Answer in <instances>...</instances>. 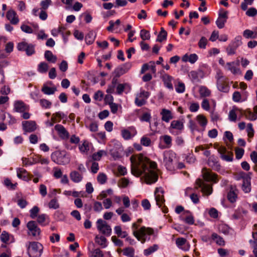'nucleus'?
Segmentation results:
<instances>
[{
	"label": "nucleus",
	"mask_w": 257,
	"mask_h": 257,
	"mask_svg": "<svg viewBox=\"0 0 257 257\" xmlns=\"http://www.w3.org/2000/svg\"><path fill=\"white\" fill-rule=\"evenodd\" d=\"M131 162V173L136 177L144 174L145 182L151 185L156 182L158 179L157 165L156 162L151 161L143 154L134 155L130 158Z\"/></svg>",
	"instance_id": "obj_1"
},
{
	"label": "nucleus",
	"mask_w": 257,
	"mask_h": 257,
	"mask_svg": "<svg viewBox=\"0 0 257 257\" xmlns=\"http://www.w3.org/2000/svg\"><path fill=\"white\" fill-rule=\"evenodd\" d=\"M138 228V225L136 223H133L132 224L133 234L142 243H145L147 239H150V237L148 238V236L154 233V230L150 227L142 226L137 230Z\"/></svg>",
	"instance_id": "obj_2"
},
{
	"label": "nucleus",
	"mask_w": 257,
	"mask_h": 257,
	"mask_svg": "<svg viewBox=\"0 0 257 257\" xmlns=\"http://www.w3.org/2000/svg\"><path fill=\"white\" fill-rule=\"evenodd\" d=\"M52 160L59 165H64L70 162V158L64 151H55L51 154Z\"/></svg>",
	"instance_id": "obj_3"
},
{
	"label": "nucleus",
	"mask_w": 257,
	"mask_h": 257,
	"mask_svg": "<svg viewBox=\"0 0 257 257\" xmlns=\"http://www.w3.org/2000/svg\"><path fill=\"white\" fill-rule=\"evenodd\" d=\"M176 155L172 150L166 151L163 153V163L167 170L172 171L174 169V162Z\"/></svg>",
	"instance_id": "obj_4"
},
{
	"label": "nucleus",
	"mask_w": 257,
	"mask_h": 257,
	"mask_svg": "<svg viewBox=\"0 0 257 257\" xmlns=\"http://www.w3.org/2000/svg\"><path fill=\"white\" fill-rule=\"evenodd\" d=\"M43 250L42 245L37 242H33L30 243L28 247V252L30 257H39Z\"/></svg>",
	"instance_id": "obj_5"
},
{
	"label": "nucleus",
	"mask_w": 257,
	"mask_h": 257,
	"mask_svg": "<svg viewBox=\"0 0 257 257\" xmlns=\"http://www.w3.org/2000/svg\"><path fill=\"white\" fill-rule=\"evenodd\" d=\"M96 227L98 230L106 236H110L111 233V227L107 223L102 219H98L96 222Z\"/></svg>",
	"instance_id": "obj_6"
},
{
	"label": "nucleus",
	"mask_w": 257,
	"mask_h": 257,
	"mask_svg": "<svg viewBox=\"0 0 257 257\" xmlns=\"http://www.w3.org/2000/svg\"><path fill=\"white\" fill-rule=\"evenodd\" d=\"M150 95L149 92L141 89L140 92L136 94L135 100L136 105L140 107L145 105Z\"/></svg>",
	"instance_id": "obj_7"
},
{
	"label": "nucleus",
	"mask_w": 257,
	"mask_h": 257,
	"mask_svg": "<svg viewBox=\"0 0 257 257\" xmlns=\"http://www.w3.org/2000/svg\"><path fill=\"white\" fill-rule=\"evenodd\" d=\"M27 227L28 229V234L33 236L38 237L41 233V229L34 221H30L27 223Z\"/></svg>",
	"instance_id": "obj_8"
},
{
	"label": "nucleus",
	"mask_w": 257,
	"mask_h": 257,
	"mask_svg": "<svg viewBox=\"0 0 257 257\" xmlns=\"http://www.w3.org/2000/svg\"><path fill=\"white\" fill-rule=\"evenodd\" d=\"M220 158L224 161L231 162L233 160V153L227 150L224 147L220 146L217 149Z\"/></svg>",
	"instance_id": "obj_9"
},
{
	"label": "nucleus",
	"mask_w": 257,
	"mask_h": 257,
	"mask_svg": "<svg viewBox=\"0 0 257 257\" xmlns=\"http://www.w3.org/2000/svg\"><path fill=\"white\" fill-rule=\"evenodd\" d=\"M240 177L243 179L242 189L244 192L249 193L251 190L250 177L244 172L240 173Z\"/></svg>",
	"instance_id": "obj_10"
},
{
	"label": "nucleus",
	"mask_w": 257,
	"mask_h": 257,
	"mask_svg": "<svg viewBox=\"0 0 257 257\" xmlns=\"http://www.w3.org/2000/svg\"><path fill=\"white\" fill-rule=\"evenodd\" d=\"M137 134V131L134 126L128 127L127 128L121 130V135L125 140H128L132 139Z\"/></svg>",
	"instance_id": "obj_11"
},
{
	"label": "nucleus",
	"mask_w": 257,
	"mask_h": 257,
	"mask_svg": "<svg viewBox=\"0 0 257 257\" xmlns=\"http://www.w3.org/2000/svg\"><path fill=\"white\" fill-rule=\"evenodd\" d=\"M239 61L237 60L236 61L227 62L225 66V68L230 71L234 75L240 74V70L239 68Z\"/></svg>",
	"instance_id": "obj_12"
},
{
	"label": "nucleus",
	"mask_w": 257,
	"mask_h": 257,
	"mask_svg": "<svg viewBox=\"0 0 257 257\" xmlns=\"http://www.w3.org/2000/svg\"><path fill=\"white\" fill-rule=\"evenodd\" d=\"M23 129L26 133H32L37 129V124L35 121L28 120L22 122Z\"/></svg>",
	"instance_id": "obj_13"
},
{
	"label": "nucleus",
	"mask_w": 257,
	"mask_h": 257,
	"mask_svg": "<svg viewBox=\"0 0 257 257\" xmlns=\"http://www.w3.org/2000/svg\"><path fill=\"white\" fill-rule=\"evenodd\" d=\"M164 190L161 187L156 188L155 191V196L156 204L159 207L162 206L165 201Z\"/></svg>",
	"instance_id": "obj_14"
},
{
	"label": "nucleus",
	"mask_w": 257,
	"mask_h": 257,
	"mask_svg": "<svg viewBox=\"0 0 257 257\" xmlns=\"http://www.w3.org/2000/svg\"><path fill=\"white\" fill-rule=\"evenodd\" d=\"M161 79L164 84V85L169 89L172 90L173 89V86L172 82L174 80V78L168 74L165 73L163 71L161 72Z\"/></svg>",
	"instance_id": "obj_15"
},
{
	"label": "nucleus",
	"mask_w": 257,
	"mask_h": 257,
	"mask_svg": "<svg viewBox=\"0 0 257 257\" xmlns=\"http://www.w3.org/2000/svg\"><path fill=\"white\" fill-rule=\"evenodd\" d=\"M176 244L179 248L185 251H188L190 249V244L184 238H177L176 239Z\"/></svg>",
	"instance_id": "obj_16"
},
{
	"label": "nucleus",
	"mask_w": 257,
	"mask_h": 257,
	"mask_svg": "<svg viewBox=\"0 0 257 257\" xmlns=\"http://www.w3.org/2000/svg\"><path fill=\"white\" fill-rule=\"evenodd\" d=\"M202 173L204 179L207 181H212L214 183L218 181L217 175L209 171L207 169H203Z\"/></svg>",
	"instance_id": "obj_17"
},
{
	"label": "nucleus",
	"mask_w": 257,
	"mask_h": 257,
	"mask_svg": "<svg viewBox=\"0 0 257 257\" xmlns=\"http://www.w3.org/2000/svg\"><path fill=\"white\" fill-rule=\"evenodd\" d=\"M196 184L199 187L202 188V192L207 195H210L212 192V186L209 184L204 183L201 179L196 181Z\"/></svg>",
	"instance_id": "obj_18"
},
{
	"label": "nucleus",
	"mask_w": 257,
	"mask_h": 257,
	"mask_svg": "<svg viewBox=\"0 0 257 257\" xmlns=\"http://www.w3.org/2000/svg\"><path fill=\"white\" fill-rule=\"evenodd\" d=\"M188 76L192 82H198L200 78L204 77V72L201 69L197 71L193 70L189 72Z\"/></svg>",
	"instance_id": "obj_19"
},
{
	"label": "nucleus",
	"mask_w": 257,
	"mask_h": 257,
	"mask_svg": "<svg viewBox=\"0 0 257 257\" xmlns=\"http://www.w3.org/2000/svg\"><path fill=\"white\" fill-rule=\"evenodd\" d=\"M6 17L13 25H17L19 22L18 16L16 12L13 10H10L7 12Z\"/></svg>",
	"instance_id": "obj_20"
},
{
	"label": "nucleus",
	"mask_w": 257,
	"mask_h": 257,
	"mask_svg": "<svg viewBox=\"0 0 257 257\" xmlns=\"http://www.w3.org/2000/svg\"><path fill=\"white\" fill-rule=\"evenodd\" d=\"M55 129L57 132L58 134L63 139H67L69 138V133L65 127L61 124H56L55 126Z\"/></svg>",
	"instance_id": "obj_21"
},
{
	"label": "nucleus",
	"mask_w": 257,
	"mask_h": 257,
	"mask_svg": "<svg viewBox=\"0 0 257 257\" xmlns=\"http://www.w3.org/2000/svg\"><path fill=\"white\" fill-rule=\"evenodd\" d=\"M247 96L246 91H243L242 95L238 91H235L232 95V99L234 102H238L246 100Z\"/></svg>",
	"instance_id": "obj_22"
},
{
	"label": "nucleus",
	"mask_w": 257,
	"mask_h": 257,
	"mask_svg": "<svg viewBox=\"0 0 257 257\" xmlns=\"http://www.w3.org/2000/svg\"><path fill=\"white\" fill-rule=\"evenodd\" d=\"M181 219L186 223L193 224L194 223V217L191 213L188 210H185L181 215Z\"/></svg>",
	"instance_id": "obj_23"
},
{
	"label": "nucleus",
	"mask_w": 257,
	"mask_h": 257,
	"mask_svg": "<svg viewBox=\"0 0 257 257\" xmlns=\"http://www.w3.org/2000/svg\"><path fill=\"white\" fill-rule=\"evenodd\" d=\"M131 68V64H125L121 66L118 67L114 70L115 76L119 77L126 73Z\"/></svg>",
	"instance_id": "obj_24"
},
{
	"label": "nucleus",
	"mask_w": 257,
	"mask_h": 257,
	"mask_svg": "<svg viewBox=\"0 0 257 257\" xmlns=\"http://www.w3.org/2000/svg\"><path fill=\"white\" fill-rule=\"evenodd\" d=\"M1 241L5 243L14 242L15 239L13 235L10 234L6 231H3L0 236Z\"/></svg>",
	"instance_id": "obj_25"
},
{
	"label": "nucleus",
	"mask_w": 257,
	"mask_h": 257,
	"mask_svg": "<svg viewBox=\"0 0 257 257\" xmlns=\"http://www.w3.org/2000/svg\"><path fill=\"white\" fill-rule=\"evenodd\" d=\"M160 114L162 116V120L166 122H168L173 118L171 111L165 108L162 109Z\"/></svg>",
	"instance_id": "obj_26"
},
{
	"label": "nucleus",
	"mask_w": 257,
	"mask_h": 257,
	"mask_svg": "<svg viewBox=\"0 0 257 257\" xmlns=\"http://www.w3.org/2000/svg\"><path fill=\"white\" fill-rule=\"evenodd\" d=\"M14 110L16 112H24L27 109V106L21 100H17L14 102Z\"/></svg>",
	"instance_id": "obj_27"
},
{
	"label": "nucleus",
	"mask_w": 257,
	"mask_h": 257,
	"mask_svg": "<svg viewBox=\"0 0 257 257\" xmlns=\"http://www.w3.org/2000/svg\"><path fill=\"white\" fill-rule=\"evenodd\" d=\"M17 173L18 177L20 179L25 181H29L30 179L29 177L28 173L23 168H18Z\"/></svg>",
	"instance_id": "obj_28"
},
{
	"label": "nucleus",
	"mask_w": 257,
	"mask_h": 257,
	"mask_svg": "<svg viewBox=\"0 0 257 257\" xmlns=\"http://www.w3.org/2000/svg\"><path fill=\"white\" fill-rule=\"evenodd\" d=\"M196 120L201 126L202 131H204L208 122L206 117L202 114H199L196 116Z\"/></svg>",
	"instance_id": "obj_29"
},
{
	"label": "nucleus",
	"mask_w": 257,
	"mask_h": 257,
	"mask_svg": "<svg viewBox=\"0 0 257 257\" xmlns=\"http://www.w3.org/2000/svg\"><path fill=\"white\" fill-rule=\"evenodd\" d=\"M45 58L49 62L55 63L57 60V57L50 51H46L44 54Z\"/></svg>",
	"instance_id": "obj_30"
},
{
	"label": "nucleus",
	"mask_w": 257,
	"mask_h": 257,
	"mask_svg": "<svg viewBox=\"0 0 257 257\" xmlns=\"http://www.w3.org/2000/svg\"><path fill=\"white\" fill-rule=\"evenodd\" d=\"M199 92L202 97H208L211 94V91L205 86H200L199 87Z\"/></svg>",
	"instance_id": "obj_31"
},
{
	"label": "nucleus",
	"mask_w": 257,
	"mask_h": 257,
	"mask_svg": "<svg viewBox=\"0 0 257 257\" xmlns=\"http://www.w3.org/2000/svg\"><path fill=\"white\" fill-rule=\"evenodd\" d=\"M211 239L219 245L224 246L225 245V241L223 238L218 235L216 233H213L212 234Z\"/></svg>",
	"instance_id": "obj_32"
},
{
	"label": "nucleus",
	"mask_w": 257,
	"mask_h": 257,
	"mask_svg": "<svg viewBox=\"0 0 257 257\" xmlns=\"http://www.w3.org/2000/svg\"><path fill=\"white\" fill-rule=\"evenodd\" d=\"M243 36L246 39L257 38V30L253 31L246 29L243 31Z\"/></svg>",
	"instance_id": "obj_33"
},
{
	"label": "nucleus",
	"mask_w": 257,
	"mask_h": 257,
	"mask_svg": "<svg viewBox=\"0 0 257 257\" xmlns=\"http://www.w3.org/2000/svg\"><path fill=\"white\" fill-rule=\"evenodd\" d=\"M208 164L214 170H218L220 168L218 161L214 157H211L209 158Z\"/></svg>",
	"instance_id": "obj_34"
},
{
	"label": "nucleus",
	"mask_w": 257,
	"mask_h": 257,
	"mask_svg": "<svg viewBox=\"0 0 257 257\" xmlns=\"http://www.w3.org/2000/svg\"><path fill=\"white\" fill-rule=\"evenodd\" d=\"M70 178L75 183L80 182L83 178L82 175L76 171H73L70 174Z\"/></svg>",
	"instance_id": "obj_35"
},
{
	"label": "nucleus",
	"mask_w": 257,
	"mask_h": 257,
	"mask_svg": "<svg viewBox=\"0 0 257 257\" xmlns=\"http://www.w3.org/2000/svg\"><path fill=\"white\" fill-rule=\"evenodd\" d=\"M243 115L246 118L250 120H255L257 119V116L254 111L252 112L250 109H246L243 112Z\"/></svg>",
	"instance_id": "obj_36"
},
{
	"label": "nucleus",
	"mask_w": 257,
	"mask_h": 257,
	"mask_svg": "<svg viewBox=\"0 0 257 257\" xmlns=\"http://www.w3.org/2000/svg\"><path fill=\"white\" fill-rule=\"evenodd\" d=\"M96 34L93 31H90L85 36V41L87 44H91L95 40Z\"/></svg>",
	"instance_id": "obj_37"
},
{
	"label": "nucleus",
	"mask_w": 257,
	"mask_h": 257,
	"mask_svg": "<svg viewBox=\"0 0 257 257\" xmlns=\"http://www.w3.org/2000/svg\"><path fill=\"white\" fill-rule=\"evenodd\" d=\"M95 242L102 248H105L107 246L106 239L103 236L96 235L95 237Z\"/></svg>",
	"instance_id": "obj_38"
},
{
	"label": "nucleus",
	"mask_w": 257,
	"mask_h": 257,
	"mask_svg": "<svg viewBox=\"0 0 257 257\" xmlns=\"http://www.w3.org/2000/svg\"><path fill=\"white\" fill-rule=\"evenodd\" d=\"M171 127L172 128L176 129L179 131H181L183 129L184 125L183 122L178 120H174L171 122Z\"/></svg>",
	"instance_id": "obj_39"
},
{
	"label": "nucleus",
	"mask_w": 257,
	"mask_h": 257,
	"mask_svg": "<svg viewBox=\"0 0 257 257\" xmlns=\"http://www.w3.org/2000/svg\"><path fill=\"white\" fill-rule=\"evenodd\" d=\"M217 86L220 91L227 92L229 91L228 86L224 83L223 80L217 82Z\"/></svg>",
	"instance_id": "obj_40"
},
{
	"label": "nucleus",
	"mask_w": 257,
	"mask_h": 257,
	"mask_svg": "<svg viewBox=\"0 0 257 257\" xmlns=\"http://www.w3.org/2000/svg\"><path fill=\"white\" fill-rule=\"evenodd\" d=\"M41 90L45 94L51 95L56 91V88L55 87H50L45 85L42 88Z\"/></svg>",
	"instance_id": "obj_41"
},
{
	"label": "nucleus",
	"mask_w": 257,
	"mask_h": 257,
	"mask_svg": "<svg viewBox=\"0 0 257 257\" xmlns=\"http://www.w3.org/2000/svg\"><path fill=\"white\" fill-rule=\"evenodd\" d=\"M89 257H103V252L99 248H95L89 252Z\"/></svg>",
	"instance_id": "obj_42"
},
{
	"label": "nucleus",
	"mask_w": 257,
	"mask_h": 257,
	"mask_svg": "<svg viewBox=\"0 0 257 257\" xmlns=\"http://www.w3.org/2000/svg\"><path fill=\"white\" fill-rule=\"evenodd\" d=\"M160 139L166 144L165 148H169L172 146V138L169 135H164L160 137Z\"/></svg>",
	"instance_id": "obj_43"
},
{
	"label": "nucleus",
	"mask_w": 257,
	"mask_h": 257,
	"mask_svg": "<svg viewBox=\"0 0 257 257\" xmlns=\"http://www.w3.org/2000/svg\"><path fill=\"white\" fill-rule=\"evenodd\" d=\"M176 91L178 93H183L185 90V84L179 81L175 86Z\"/></svg>",
	"instance_id": "obj_44"
},
{
	"label": "nucleus",
	"mask_w": 257,
	"mask_h": 257,
	"mask_svg": "<svg viewBox=\"0 0 257 257\" xmlns=\"http://www.w3.org/2000/svg\"><path fill=\"white\" fill-rule=\"evenodd\" d=\"M167 33L163 28H161V31L157 37L156 41L157 42H162L166 40L167 39Z\"/></svg>",
	"instance_id": "obj_45"
},
{
	"label": "nucleus",
	"mask_w": 257,
	"mask_h": 257,
	"mask_svg": "<svg viewBox=\"0 0 257 257\" xmlns=\"http://www.w3.org/2000/svg\"><path fill=\"white\" fill-rule=\"evenodd\" d=\"M48 65L45 62H41L38 66V71L41 73H45L48 70Z\"/></svg>",
	"instance_id": "obj_46"
},
{
	"label": "nucleus",
	"mask_w": 257,
	"mask_h": 257,
	"mask_svg": "<svg viewBox=\"0 0 257 257\" xmlns=\"http://www.w3.org/2000/svg\"><path fill=\"white\" fill-rule=\"evenodd\" d=\"M106 152L104 150H99L92 155V159L94 161H99L102 156L106 155Z\"/></svg>",
	"instance_id": "obj_47"
},
{
	"label": "nucleus",
	"mask_w": 257,
	"mask_h": 257,
	"mask_svg": "<svg viewBox=\"0 0 257 257\" xmlns=\"http://www.w3.org/2000/svg\"><path fill=\"white\" fill-rule=\"evenodd\" d=\"M159 248L157 244H154L153 246L149 247V248L144 250V253L145 255H149L153 252L157 251Z\"/></svg>",
	"instance_id": "obj_48"
},
{
	"label": "nucleus",
	"mask_w": 257,
	"mask_h": 257,
	"mask_svg": "<svg viewBox=\"0 0 257 257\" xmlns=\"http://www.w3.org/2000/svg\"><path fill=\"white\" fill-rule=\"evenodd\" d=\"M123 255L128 257H134L135 249L133 247H126L123 249Z\"/></svg>",
	"instance_id": "obj_49"
},
{
	"label": "nucleus",
	"mask_w": 257,
	"mask_h": 257,
	"mask_svg": "<svg viewBox=\"0 0 257 257\" xmlns=\"http://www.w3.org/2000/svg\"><path fill=\"white\" fill-rule=\"evenodd\" d=\"M4 185L9 189L11 190H15L17 185V183H13L9 179H6L4 182Z\"/></svg>",
	"instance_id": "obj_50"
},
{
	"label": "nucleus",
	"mask_w": 257,
	"mask_h": 257,
	"mask_svg": "<svg viewBox=\"0 0 257 257\" xmlns=\"http://www.w3.org/2000/svg\"><path fill=\"white\" fill-rule=\"evenodd\" d=\"M237 108L233 109L229 111L228 114V118L231 121H235L237 119V114L236 111L238 110Z\"/></svg>",
	"instance_id": "obj_51"
},
{
	"label": "nucleus",
	"mask_w": 257,
	"mask_h": 257,
	"mask_svg": "<svg viewBox=\"0 0 257 257\" xmlns=\"http://www.w3.org/2000/svg\"><path fill=\"white\" fill-rule=\"evenodd\" d=\"M48 207L50 209H56L59 207L58 200L56 198L52 199L48 203Z\"/></svg>",
	"instance_id": "obj_52"
},
{
	"label": "nucleus",
	"mask_w": 257,
	"mask_h": 257,
	"mask_svg": "<svg viewBox=\"0 0 257 257\" xmlns=\"http://www.w3.org/2000/svg\"><path fill=\"white\" fill-rule=\"evenodd\" d=\"M140 37L143 41H145L149 40L150 39L151 36L148 31L143 29L140 31Z\"/></svg>",
	"instance_id": "obj_53"
},
{
	"label": "nucleus",
	"mask_w": 257,
	"mask_h": 257,
	"mask_svg": "<svg viewBox=\"0 0 257 257\" xmlns=\"http://www.w3.org/2000/svg\"><path fill=\"white\" fill-rule=\"evenodd\" d=\"M79 149L81 153H87L89 150L88 143L86 141H84L82 144L79 146Z\"/></svg>",
	"instance_id": "obj_54"
},
{
	"label": "nucleus",
	"mask_w": 257,
	"mask_h": 257,
	"mask_svg": "<svg viewBox=\"0 0 257 257\" xmlns=\"http://www.w3.org/2000/svg\"><path fill=\"white\" fill-rule=\"evenodd\" d=\"M97 180L99 183L103 184L106 182L107 176L104 173H100L97 176Z\"/></svg>",
	"instance_id": "obj_55"
},
{
	"label": "nucleus",
	"mask_w": 257,
	"mask_h": 257,
	"mask_svg": "<svg viewBox=\"0 0 257 257\" xmlns=\"http://www.w3.org/2000/svg\"><path fill=\"white\" fill-rule=\"evenodd\" d=\"M227 198L230 202L234 203L236 200L237 194L234 191H230L227 194Z\"/></svg>",
	"instance_id": "obj_56"
},
{
	"label": "nucleus",
	"mask_w": 257,
	"mask_h": 257,
	"mask_svg": "<svg viewBox=\"0 0 257 257\" xmlns=\"http://www.w3.org/2000/svg\"><path fill=\"white\" fill-rule=\"evenodd\" d=\"M51 0H44L42 1L40 3V6L41 7V9L42 10H46L48 9L49 7L51 5Z\"/></svg>",
	"instance_id": "obj_57"
},
{
	"label": "nucleus",
	"mask_w": 257,
	"mask_h": 257,
	"mask_svg": "<svg viewBox=\"0 0 257 257\" xmlns=\"http://www.w3.org/2000/svg\"><path fill=\"white\" fill-rule=\"evenodd\" d=\"M40 104L42 107L48 108L51 107L52 103L47 99H41L40 100Z\"/></svg>",
	"instance_id": "obj_58"
},
{
	"label": "nucleus",
	"mask_w": 257,
	"mask_h": 257,
	"mask_svg": "<svg viewBox=\"0 0 257 257\" xmlns=\"http://www.w3.org/2000/svg\"><path fill=\"white\" fill-rule=\"evenodd\" d=\"M130 183V181L126 178H121L118 182V186L120 187L125 188Z\"/></svg>",
	"instance_id": "obj_59"
},
{
	"label": "nucleus",
	"mask_w": 257,
	"mask_h": 257,
	"mask_svg": "<svg viewBox=\"0 0 257 257\" xmlns=\"http://www.w3.org/2000/svg\"><path fill=\"white\" fill-rule=\"evenodd\" d=\"M219 230L220 232L227 234L229 232V227L225 224H220L218 227Z\"/></svg>",
	"instance_id": "obj_60"
},
{
	"label": "nucleus",
	"mask_w": 257,
	"mask_h": 257,
	"mask_svg": "<svg viewBox=\"0 0 257 257\" xmlns=\"http://www.w3.org/2000/svg\"><path fill=\"white\" fill-rule=\"evenodd\" d=\"M103 209V207L101 202L95 201L93 205V210L96 212H100Z\"/></svg>",
	"instance_id": "obj_61"
},
{
	"label": "nucleus",
	"mask_w": 257,
	"mask_h": 257,
	"mask_svg": "<svg viewBox=\"0 0 257 257\" xmlns=\"http://www.w3.org/2000/svg\"><path fill=\"white\" fill-rule=\"evenodd\" d=\"M207 42V39L205 37H201L198 42L199 47L201 49H205Z\"/></svg>",
	"instance_id": "obj_62"
},
{
	"label": "nucleus",
	"mask_w": 257,
	"mask_h": 257,
	"mask_svg": "<svg viewBox=\"0 0 257 257\" xmlns=\"http://www.w3.org/2000/svg\"><path fill=\"white\" fill-rule=\"evenodd\" d=\"M237 47L232 45V44L229 45L226 48V52L228 55H232L235 53Z\"/></svg>",
	"instance_id": "obj_63"
},
{
	"label": "nucleus",
	"mask_w": 257,
	"mask_h": 257,
	"mask_svg": "<svg viewBox=\"0 0 257 257\" xmlns=\"http://www.w3.org/2000/svg\"><path fill=\"white\" fill-rule=\"evenodd\" d=\"M226 22V20L218 17L216 21V24L219 29H222L224 27Z\"/></svg>",
	"instance_id": "obj_64"
}]
</instances>
